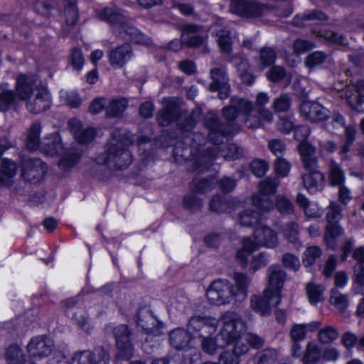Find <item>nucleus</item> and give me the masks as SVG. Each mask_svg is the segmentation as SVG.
I'll use <instances>...</instances> for the list:
<instances>
[{"label":"nucleus","instance_id":"nucleus-1","mask_svg":"<svg viewBox=\"0 0 364 364\" xmlns=\"http://www.w3.org/2000/svg\"><path fill=\"white\" fill-rule=\"evenodd\" d=\"M253 111L252 103L245 99L233 97L231 100L230 105L223 109V115L227 123L222 124L217 114L210 113L205 118V124L208 129V139L214 143L221 142L223 139L227 136L235 135L240 131L239 124L235 122L239 112H242L245 116V122L250 129L259 127L260 122L255 119L252 122L250 112Z\"/></svg>","mask_w":364,"mask_h":364},{"label":"nucleus","instance_id":"nucleus-2","mask_svg":"<svg viewBox=\"0 0 364 364\" xmlns=\"http://www.w3.org/2000/svg\"><path fill=\"white\" fill-rule=\"evenodd\" d=\"M132 143V139L125 130H113L107 144V157L103 163L117 169L127 168L132 161V154L127 149Z\"/></svg>","mask_w":364,"mask_h":364},{"label":"nucleus","instance_id":"nucleus-3","mask_svg":"<svg viewBox=\"0 0 364 364\" xmlns=\"http://www.w3.org/2000/svg\"><path fill=\"white\" fill-rule=\"evenodd\" d=\"M219 332L218 338L225 346L242 338L246 331V325L241 316L234 311H226L218 320Z\"/></svg>","mask_w":364,"mask_h":364},{"label":"nucleus","instance_id":"nucleus-4","mask_svg":"<svg viewBox=\"0 0 364 364\" xmlns=\"http://www.w3.org/2000/svg\"><path fill=\"white\" fill-rule=\"evenodd\" d=\"M41 127L38 123H33L28 130L26 146L30 151L41 148L47 155L53 156L63 150L60 136L54 133L50 134L43 142L40 139Z\"/></svg>","mask_w":364,"mask_h":364},{"label":"nucleus","instance_id":"nucleus-5","mask_svg":"<svg viewBox=\"0 0 364 364\" xmlns=\"http://www.w3.org/2000/svg\"><path fill=\"white\" fill-rule=\"evenodd\" d=\"M164 108L159 112L157 120L161 126L169 125L177 116H178V127L183 132H190L196 124V119L193 114L183 117L182 114L179 115V107L175 100L172 98L165 100Z\"/></svg>","mask_w":364,"mask_h":364},{"label":"nucleus","instance_id":"nucleus-6","mask_svg":"<svg viewBox=\"0 0 364 364\" xmlns=\"http://www.w3.org/2000/svg\"><path fill=\"white\" fill-rule=\"evenodd\" d=\"M234 286L228 280L213 282L206 290L208 301L215 305H225L237 301Z\"/></svg>","mask_w":364,"mask_h":364},{"label":"nucleus","instance_id":"nucleus-7","mask_svg":"<svg viewBox=\"0 0 364 364\" xmlns=\"http://www.w3.org/2000/svg\"><path fill=\"white\" fill-rule=\"evenodd\" d=\"M279 184L276 178H267L259 183V192L252 196V204L262 211H269L274 208V203L269 196L273 195Z\"/></svg>","mask_w":364,"mask_h":364},{"label":"nucleus","instance_id":"nucleus-8","mask_svg":"<svg viewBox=\"0 0 364 364\" xmlns=\"http://www.w3.org/2000/svg\"><path fill=\"white\" fill-rule=\"evenodd\" d=\"M95 14L97 18L109 23L116 31L119 32L123 39L132 41L129 26H132L127 21L124 15L109 7L97 9L95 11Z\"/></svg>","mask_w":364,"mask_h":364},{"label":"nucleus","instance_id":"nucleus-9","mask_svg":"<svg viewBox=\"0 0 364 364\" xmlns=\"http://www.w3.org/2000/svg\"><path fill=\"white\" fill-rule=\"evenodd\" d=\"M106 331L114 335L121 356L124 359H129L133 355V345L129 327L124 324H109L106 326Z\"/></svg>","mask_w":364,"mask_h":364},{"label":"nucleus","instance_id":"nucleus-10","mask_svg":"<svg viewBox=\"0 0 364 364\" xmlns=\"http://www.w3.org/2000/svg\"><path fill=\"white\" fill-rule=\"evenodd\" d=\"M232 13L245 18H257L267 14L269 7L256 0H232Z\"/></svg>","mask_w":364,"mask_h":364},{"label":"nucleus","instance_id":"nucleus-11","mask_svg":"<svg viewBox=\"0 0 364 364\" xmlns=\"http://www.w3.org/2000/svg\"><path fill=\"white\" fill-rule=\"evenodd\" d=\"M341 209L336 204H331L327 213L328 225L324 236L325 241L329 248L336 247V240L343 233V230L338 224V220L341 218Z\"/></svg>","mask_w":364,"mask_h":364},{"label":"nucleus","instance_id":"nucleus-12","mask_svg":"<svg viewBox=\"0 0 364 364\" xmlns=\"http://www.w3.org/2000/svg\"><path fill=\"white\" fill-rule=\"evenodd\" d=\"M268 287L265 289V295L267 296L269 294L275 297L276 304L281 302V293L286 281V273L280 267L272 265L268 270Z\"/></svg>","mask_w":364,"mask_h":364},{"label":"nucleus","instance_id":"nucleus-13","mask_svg":"<svg viewBox=\"0 0 364 364\" xmlns=\"http://www.w3.org/2000/svg\"><path fill=\"white\" fill-rule=\"evenodd\" d=\"M109 355L102 348L93 350H77L73 353L71 360L75 364H109Z\"/></svg>","mask_w":364,"mask_h":364},{"label":"nucleus","instance_id":"nucleus-14","mask_svg":"<svg viewBox=\"0 0 364 364\" xmlns=\"http://www.w3.org/2000/svg\"><path fill=\"white\" fill-rule=\"evenodd\" d=\"M26 109L38 114L48 109L51 104L50 95L45 87L36 88L35 92L26 100Z\"/></svg>","mask_w":364,"mask_h":364},{"label":"nucleus","instance_id":"nucleus-15","mask_svg":"<svg viewBox=\"0 0 364 364\" xmlns=\"http://www.w3.org/2000/svg\"><path fill=\"white\" fill-rule=\"evenodd\" d=\"M224 139L225 137L221 142H213V146L211 147V150L208 151L207 156L203 157L204 161L207 160V163H209L210 159L213 160L219 156H223L228 160H235L242 156V149L235 144H228L222 148L218 147V144H221Z\"/></svg>","mask_w":364,"mask_h":364},{"label":"nucleus","instance_id":"nucleus-16","mask_svg":"<svg viewBox=\"0 0 364 364\" xmlns=\"http://www.w3.org/2000/svg\"><path fill=\"white\" fill-rule=\"evenodd\" d=\"M26 349L31 357L43 359L53 352V343L46 336H36L28 342Z\"/></svg>","mask_w":364,"mask_h":364},{"label":"nucleus","instance_id":"nucleus-17","mask_svg":"<svg viewBox=\"0 0 364 364\" xmlns=\"http://www.w3.org/2000/svg\"><path fill=\"white\" fill-rule=\"evenodd\" d=\"M36 85V79L34 75L20 74L16 79V87L14 95L16 100L26 101L31 96L36 88H40Z\"/></svg>","mask_w":364,"mask_h":364},{"label":"nucleus","instance_id":"nucleus-18","mask_svg":"<svg viewBox=\"0 0 364 364\" xmlns=\"http://www.w3.org/2000/svg\"><path fill=\"white\" fill-rule=\"evenodd\" d=\"M253 236L254 242L258 247H263L272 249L278 245L279 239L277 232L262 223L255 227Z\"/></svg>","mask_w":364,"mask_h":364},{"label":"nucleus","instance_id":"nucleus-19","mask_svg":"<svg viewBox=\"0 0 364 364\" xmlns=\"http://www.w3.org/2000/svg\"><path fill=\"white\" fill-rule=\"evenodd\" d=\"M46 171V165L38 159H29L24 161L22 177L33 183L40 181Z\"/></svg>","mask_w":364,"mask_h":364},{"label":"nucleus","instance_id":"nucleus-20","mask_svg":"<svg viewBox=\"0 0 364 364\" xmlns=\"http://www.w3.org/2000/svg\"><path fill=\"white\" fill-rule=\"evenodd\" d=\"M301 115L311 122L323 121L329 117V111L316 102L304 101L299 108Z\"/></svg>","mask_w":364,"mask_h":364},{"label":"nucleus","instance_id":"nucleus-21","mask_svg":"<svg viewBox=\"0 0 364 364\" xmlns=\"http://www.w3.org/2000/svg\"><path fill=\"white\" fill-rule=\"evenodd\" d=\"M307 173L302 176L303 183L310 193H316L325 186V176L318 168H306Z\"/></svg>","mask_w":364,"mask_h":364},{"label":"nucleus","instance_id":"nucleus-22","mask_svg":"<svg viewBox=\"0 0 364 364\" xmlns=\"http://www.w3.org/2000/svg\"><path fill=\"white\" fill-rule=\"evenodd\" d=\"M132 57V50L129 44H124L111 50L108 53L109 63L114 69H120Z\"/></svg>","mask_w":364,"mask_h":364},{"label":"nucleus","instance_id":"nucleus-23","mask_svg":"<svg viewBox=\"0 0 364 364\" xmlns=\"http://www.w3.org/2000/svg\"><path fill=\"white\" fill-rule=\"evenodd\" d=\"M68 125L74 138L80 144L89 143L95 136V130L93 128L83 127L81 122L77 119H71Z\"/></svg>","mask_w":364,"mask_h":364},{"label":"nucleus","instance_id":"nucleus-24","mask_svg":"<svg viewBox=\"0 0 364 364\" xmlns=\"http://www.w3.org/2000/svg\"><path fill=\"white\" fill-rule=\"evenodd\" d=\"M241 244L242 247L237 250L235 258L243 268H247L250 261V259H252V254L258 247L250 237H244Z\"/></svg>","mask_w":364,"mask_h":364},{"label":"nucleus","instance_id":"nucleus-25","mask_svg":"<svg viewBox=\"0 0 364 364\" xmlns=\"http://www.w3.org/2000/svg\"><path fill=\"white\" fill-rule=\"evenodd\" d=\"M297 149L306 168H318V160L314 156L316 152L315 146L312 145L309 141H302L298 144Z\"/></svg>","mask_w":364,"mask_h":364},{"label":"nucleus","instance_id":"nucleus-26","mask_svg":"<svg viewBox=\"0 0 364 364\" xmlns=\"http://www.w3.org/2000/svg\"><path fill=\"white\" fill-rule=\"evenodd\" d=\"M274 303L275 297L271 294L267 296L265 295V291H264L262 296H253L251 298V307L254 311L262 316L269 315L271 312V306H277L279 305Z\"/></svg>","mask_w":364,"mask_h":364},{"label":"nucleus","instance_id":"nucleus-27","mask_svg":"<svg viewBox=\"0 0 364 364\" xmlns=\"http://www.w3.org/2000/svg\"><path fill=\"white\" fill-rule=\"evenodd\" d=\"M198 28L196 25L185 26L181 34L182 42L190 47H197L203 44L205 36L198 33Z\"/></svg>","mask_w":364,"mask_h":364},{"label":"nucleus","instance_id":"nucleus-28","mask_svg":"<svg viewBox=\"0 0 364 364\" xmlns=\"http://www.w3.org/2000/svg\"><path fill=\"white\" fill-rule=\"evenodd\" d=\"M158 321L146 308L139 309L137 314L136 325L146 333H153Z\"/></svg>","mask_w":364,"mask_h":364},{"label":"nucleus","instance_id":"nucleus-29","mask_svg":"<svg viewBox=\"0 0 364 364\" xmlns=\"http://www.w3.org/2000/svg\"><path fill=\"white\" fill-rule=\"evenodd\" d=\"M296 201L297 204L301 208L306 217L308 218H318L323 214V210L319 208L316 202H311L302 193H299L296 196Z\"/></svg>","mask_w":364,"mask_h":364},{"label":"nucleus","instance_id":"nucleus-30","mask_svg":"<svg viewBox=\"0 0 364 364\" xmlns=\"http://www.w3.org/2000/svg\"><path fill=\"white\" fill-rule=\"evenodd\" d=\"M306 294L309 303L312 305H316L318 303L324 301L325 286L316 284L314 282H309L306 284Z\"/></svg>","mask_w":364,"mask_h":364},{"label":"nucleus","instance_id":"nucleus-31","mask_svg":"<svg viewBox=\"0 0 364 364\" xmlns=\"http://www.w3.org/2000/svg\"><path fill=\"white\" fill-rule=\"evenodd\" d=\"M190 341L189 333L183 328H176L169 333L170 344L177 350L187 348Z\"/></svg>","mask_w":364,"mask_h":364},{"label":"nucleus","instance_id":"nucleus-32","mask_svg":"<svg viewBox=\"0 0 364 364\" xmlns=\"http://www.w3.org/2000/svg\"><path fill=\"white\" fill-rule=\"evenodd\" d=\"M235 283V290L237 293V301H242L247 294V289L250 284L251 279L245 274L236 272L233 276Z\"/></svg>","mask_w":364,"mask_h":364},{"label":"nucleus","instance_id":"nucleus-33","mask_svg":"<svg viewBox=\"0 0 364 364\" xmlns=\"http://www.w3.org/2000/svg\"><path fill=\"white\" fill-rule=\"evenodd\" d=\"M16 171L17 166L14 161L6 159H3L0 170V183L5 186H9L11 183V178L16 173Z\"/></svg>","mask_w":364,"mask_h":364},{"label":"nucleus","instance_id":"nucleus-34","mask_svg":"<svg viewBox=\"0 0 364 364\" xmlns=\"http://www.w3.org/2000/svg\"><path fill=\"white\" fill-rule=\"evenodd\" d=\"M353 256L357 261L354 267L355 282L360 285H364V248L358 247L355 249Z\"/></svg>","mask_w":364,"mask_h":364},{"label":"nucleus","instance_id":"nucleus-35","mask_svg":"<svg viewBox=\"0 0 364 364\" xmlns=\"http://www.w3.org/2000/svg\"><path fill=\"white\" fill-rule=\"evenodd\" d=\"M322 358L321 347L316 343L309 342L306 346L302 360L304 364L316 363Z\"/></svg>","mask_w":364,"mask_h":364},{"label":"nucleus","instance_id":"nucleus-36","mask_svg":"<svg viewBox=\"0 0 364 364\" xmlns=\"http://www.w3.org/2000/svg\"><path fill=\"white\" fill-rule=\"evenodd\" d=\"M328 176L332 186H339L345 182V173L341 166L334 160L328 164Z\"/></svg>","mask_w":364,"mask_h":364},{"label":"nucleus","instance_id":"nucleus-37","mask_svg":"<svg viewBox=\"0 0 364 364\" xmlns=\"http://www.w3.org/2000/svg\"><path fill=\"white\" fill-rule=\"evenodd\" d=\"M329 302L340 312H343L349 306V298L347 294L341 293L338 289L333 288L330 291Z\"/></svg>","mask_w":364,"mask_h":364},{"label":"nucleus","instance_id":"nucleus-38","mask_svg":"<svg viewBox=\"0 0 364 364\" xmlns=\"http://www.w3.org/2000/svg\"><path fill=\"white\" fill-rule=\"evenodd\" d=\"M237 222L241 226L245 227H251L253 225L257 227L262 223L259 214L250 209H246L240 212L238 215Z\"/></svg>","mask_w":364,"mask_h":364},{"label":"nucleus","instance_id":"nucleus-39","mask_svg":"<svg viewBox=\"0 0 364 364\" xmlns=\"http://www.w3.org/2000/svg\"><path fill=\"white\" fill-rule=\"evenodd\" d=\"M26 358V355L18 345H11L5 353L7 364H20Z\"/></svg>","mask_w":364,"mask_h":364},{"label":"nucleus","instance_id":"nucleus-40","mask_svg":"<svg viewBox=\"0 0 364 364\" xmlns=\"http://www.w3.org/2000/svg\"><path fill=\"white\" fill-rule=\"evenodd\" d=\"M338 331L333 326H326L318 333V339L323 344H329L338 338Z\"/></svg>","mask_w":364,"mask_h":364},{"label":"nucleus","instance_id":"nucleus-41","mask_svg":"<svg viewBox=\"0 0 364 364\" xmlns=\"http://www.w3.org/2000/svg\"><path fill=\"white\" fill-rule=\"evenodd\" d=\"M213 82L210 85V90L216 91L220 87L230 85L225 72L223 69L214 68L210 71Z\"/></svg>","mask_w":364,"mask_h":364},{"label":"nucleus","instance_id":"nucleus-42","mask_svg":"<svg viewBox=\"0 0 364 364\" xmlns=\"http://www.w3.org/2000/svg\"><path fill=\"white\" fill-rule=\"evenodd\" d=\"M213 82L210 85V90L216 91L220 87L230 85L225 72L223 69L214 68L210 71Z\"/></svg>","mask_w":364,"mask_h":364},{"label":"nucleus","instance_id":"nucleus-43","mask_svg":"<svg viewBox=\"0 0 364 364\" xmlns=\"http://www.w3.org/2000/svg\"><path fill=\"white\" fill-rule=\"evenodd\" d=\"M127 107V101L124 98L115 99L111 101L106 108L109 117H117L121 114Z\"/></svg>","mask_w":364,"mask_h":364},{"label":"nucleus","instance_id":"nucleus-44","mask_svg":"<svg viewBox=\"0 0 364 364\" xmlns=\"http://www.w3.org/2000/svg\"><path fill=\"white\" fill-rule=\"evenodd\" d=\"M225 346L223 341L219 340L218 337L216 341L210 337H205L201 341L202 350L210 355H214L219 348H223Z\"/></svg>","mask_w":364,"mask_h":364},{"label":"nucleus","instance_id":"nucleus-45","mask_svg":"<svg viewBox=\"0 0 364 364\" xmlns=\"http://www.w3.org/2000/svg\"><path fill=\"white\" fill-rule=\"evenodd\" d=\"M269 262V255L265 252H259L252 257L249 262L250 269L254 273L265 267Z\"/></svg>","mask_w":364,"mask_h":364},{"label":"nucleus","instance_id":"nucleus-46","mask_svg":"<svg viewBox=\"0 0 364 364\" xmlns=\"http://www.w3.org/2000/svg\"><path fill=\"white\" fill-rule=\"evenodd\" d=\"M232 204L233 202L232 200L228 201L220 196H215L210 203V208L212 211L220 213L230 212Z\"/></svg>","mask_w":364,"mask_h":364},{"label":"nucleus","instance_id":"nucleus-47","mask_svg":"<svg viewBox=\"0 0 364 364\" xmlns=\"http://www.w3.org/2000/svg\"><path fill=\"white\" fill-rule=\"evenodd\" d=\"M322 255L321 248L318 246L308 247L303 254V263L304 266H311Z\"/></svg>","mask_w":364,"mask_h":364},{"label":"nucleus","instance_id":"nucleus-48","mask_svg":"<svg viewBox=\"0 0 364 364\" xmlns=\"http://www.w3.org/2000/svg\"><path fill=\"white\" fill-rule=\"evenodd\" d=\"M60 100L72 108L77 107L81 103V99L75 91L61 90L60 91Z\"/></svg>","mask_w":364,"mask_h":364},{"label":"nucleus","instance_id":"nucleus-49","mask_svg":"<svg viewBox=\"0 0 364 364\" xmlns=\"http://www.w3.org/2000/svg\"><path fill=\"white\" fill-rule=\"evenodd\" d=\"M235 66L240 73L241 80L247 85H251L255 80V77L247 72L248 63L247 60L244 58L240 59L239 63H235Z\"/></svg>","mask_w":364,"mask_h":364},{"label":"nucleus","instance_id":"nucleus-50","mask_svg":"<svg viewBox=\"0 0 364 364\" xmlns=\"http://www.w3.org/2000/svg\"><path fill=\"white\" fill-rule=\"evenodd\" d=\"M73 314L72 318L74 323L83 331L89 333L91 331V326L84 312L81 310L75 311Z\"/></svg>","mask_w":364,"mask_h":364},{"label":"nucleus","instance_id":"nucleus-51","mask_svg":"<svg viewBox=\"0 0 364 364\" xmlns=\"http://www.w3.org/2000/svg\"><path fill=\"white\" fill-rule=\"evenodd\" d=\"M217 41L221 51L229 53L232 49V41L228 31L221 30L217 33Z\"/></svg>","mask_w":364,"mask_h":364},{"label":"nucleus","instance_id":"nucleus-52","mask_svg":"<svg viewBox=\"0 0 364 364\" xmlns=\"http://www.w3.org/2000/svg\"><path fill=\"white\" fill-rule=\"evenodd\" d=\"M283 234L289 242H297L299 241V230L297 223L294 222L288 223L283 228Z\"/></svg>","mask_w":364,"mask_h":364},{"label":"nucleus","instance_id":"nucleus-53","mask_svg":"<svg viewBox=\"0 0 364 364\" xmlns=\"http://www.w3.org/2000/svg\"><path fill=\"white\" fill-rule=\"evenodd\" d=\"M275 205L282 214H291L294 212V206L291 202L283 195H278L276 197Z\"/></svg>","mask_w":364,"mask_h":364},{"label":"nucleus","instance_id":"nucleus-54","mask_svg":"<svg viewBox=\"0 0 364 364\" xmlns=\"http://www.w3.org/2000/svg\"><path fill=\"white\" fill-rule=\"evenodd\" d=\"M290 163L284 158L278 157L274 162V171L279 177H286L291 170Z\"/></svg>","mask_w":364,"mask_h":364},{"label":"nucleus","instance_id":"nucleus-55","mask_svg":"<svg viewBox=\"0 0 364 364\" xmlns=\"http://www.w3.org/2000/svg\"><path fill=\"white\" fill-rule=\"evenodd\" d=\"M277 358L278 354L276 350L265 349L259 354L257 364H275Z\"/></svg>","mask_w":364,"mask_h":364},{"label":"nucleus","instance_id":"nucleus-56","mask_svg":"<svg viewBox=\"0 0 364 364\" xmlns=\"http://www.w3.org/2000/svg\"><path fill=\"white\" fill-rule=\"evenodd\" d=\"M291 106V99L287 95H282L274 100L273 108L275 112H287Z\"/></svg>","mask_w":364,"mask_h":364},{"label":"nucleus","instance_id":"nucleus-57","mask_svg":"<svg viewBox=\"0 0 364 364\" xmlns=\"http://www.w3.org/2000/svg\"><path fill=\"white\" fill-rule=\"evenodd\" d=\"M277 58L275 51L270 48H264L260 51L259 60L260 63L266 67L274 63Z\"/></svg>","mask_w":364,"mask_h":364},{"label":"nucleus","instance_id":"nucleus-58","mask_svg":"<svg viewBox=\"0 0 364 364\" xmlns=\"http://www.w3.org/2000/svg\"><path fill=\"white\" fill-rule=\"evenodd\" d=\"M314 47V43L302 39L296 40L293 44L294 53L296 55H300Z\"/></svg>","mask_w":364,"mask_h":364},{"label":"nucleus","instance_id":"nucleus-59","mask_svg":"<svg viewBox=\"0 0 364 364\" xmlns=\"http://www.w3.org/2000/svg\"><path fill=\"white\" fill-rule=\"evenodd\" d=\"M75 1L70 0V4L65 9V21L68 25L75 24L78 20V14Z\"/></svg>","mask_w":364,"mask_h":364},{"label":"nucleus","instance_id":"nucleus-60","mask_svg":"<svg viewBox=\"0 0 364 364\" xmlns=\"http://www.w3.org/2000/svg\"><path fill=\"white\" fill-rule=\"evenodd\" d=\"M327 55L323 52L316 51L310 55L306 59V65L309 68H314L323 63Z\"/></svg>","mask_w":364,"mask_h":364},{"label":"nucleus","instance_id":"nucleus-61","mask_svg":"<svg viewBox=\"0 0 364 364\" xmlns=\"http://www.w3.org/2000/svg\"><path fill=\"white\" fill-rule=\"evenodd\" d=\"M218 361L220 364H238L240 361V358L232 350H223L218 357Z\"/></svg>","mask_w":364,"mask_h":364},{"label":"nucleus","instance_id":"nucleus-62","mask_svg":"<svg viewBox=\"0 0 364 364\" xmlns=\"http://www.w3.org/2000/svg\"><path fill=\"white\" fill-rule=\"evenodd\" d=\"M16 101L14 93L11 90H5L0 94V111L6 110Z\"/></svg>","mask_w":364,"mask_h":364},{"label":"nucleus","instance_id":"nucleus-63","mask_svg":"<svg viewBox=\"0 0 364 364\" xmlns=\"http://www.w3.org/2000/svg\"><path fill=\"white\" fill-rule=\"evenodd\" d=\"M70 63L75 70L77 71L81 70L85 60L80 50L75 48L72 50L70 56Z\"/></svg>","mask_w":364,"mask_h":364},{"label":"nucleus","instance_id":"nucleus-64","mask_svg":"<svg viewBox=\"0 0 364 364\" xmlns=\"http://www.w3.org/2000/svg\"><path fill=\"white\" fill-rule=\"evenodd\" d=\"M347 100L353 109L360 112H364V93L354 97L352 95H347Z\"/></svg>","mask_w":364,"mask_h":364}]
</instances>
